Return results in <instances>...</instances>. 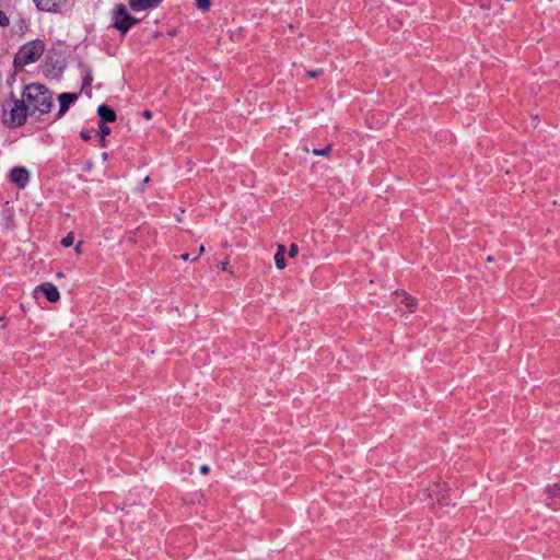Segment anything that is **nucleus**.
<instances>
[{
  "instance_id": "6ab92c4d",
  "label": "nucleus",
  "mask_w": 560,
  "mask_h": 560,
  "mask_svg": "<svg viewBox=\"0 0 560 560\" xmlns=\"http://www.w3.org/2000/svg\"><path fill=\"white\" fill-rule=\"evenodd\" d=\"M10 23L9 18L7 14L0 10V26H8Z\"/></svg>"
},
{
  "instance_id": "393cba45",
  "label": "nucleus",
  "mask_w": 560,
  "mask_h": 560,
  "mask_svg": "<svg viewBox=\"0 0 560 560\" xmlns=\"http://www.w3.org/2000/svg\"><path fill=\"white\" fill-rule=\"evenodd\" d=\"M143 117L149 120V119L152 118V113L150 110H144L143 112Z\"/></svg>"
},
{
  "instance_id": "aec40b11",
  "label": "nucleus",
  "mask_w": 560,
  "mask_h": 560,
  "mask_svg": "<svg viewBox=\"0 0 560 560\" xmlns=\"http://www.w3.org/2000/svg\"><path fill=\"white\" fill-rule=\"evenodd\" d=\"M298 253H299V246L296 244H294V243L291 244L290 249H289V256L291 258H293V257H295L298 255Z\"/></svg>"
},
{
  "instance_id": "b1692460",
  "label": "nucleus",
  "mask_w": 560,
  "mask_h": 560,
  "mask_svg": "<svg viewBox=\"0 0 560 560\" xmlns=\"http://www.w3.org/2000/svg\"><path fill=\"white\" fill-rule=\"evenodd\" d=\"M228 266H229V260L228 259L221 262V269L223 271L228 270Z\"/></svg>"
},
{
  "instance_id": "a878e982",
  "label": "nucleus",
  "mask_w": 560,
  "mask_h": 560,
  "mask_svg": "<svg viewBox=\"0 0 560 560\" xmlns=\"http://www.w3.org/2000/svg\"><path fill=\"white\" fill-rule=\"evenodd\" d=\"M81 244H82V242H79V243L77 244V246H75V253H77V254H81Z\"/></svg>"
},
{
  "instance_id": "39448f33",
  "label": "nucleus",
  "mask_w": 560,
  "mask_h": 560,
  "mask_svg": "<svg viewBox=\"0 0 560 560\" xmlns=\"http://www.w3.org/2000/svg\"><path fill=\"white\" fill-rule=\"evenodd\" d=\"M394 302L402 314H412L418 306V300L404 290H397L393 294Z\"/></svg>"
},
{
  "instance_id": "423d86ee",
  "label": "nucleus",
  "mask_w": 560,
  "mask_h": 560,
  "mask_svg": "<svg viewBox=\"0 0 560 560\" xmlns=\"http://www.w3.org/2000/svg\"><path fill=\"white\" fill-rule=\"evenodd\" d=\"M11 183L18 188H25L30 180V173L25 167L16 166L10 171L9 174Z\"/></svg>"
},
{
  "instance_id": "a211bd4d",
  "label": "nucleus",
  "mask_w": 560,
  "mask_h": 560,
  "mask_svg": "<svg viewBox=\"0 0 560 560\" xmlns=\"http://www.w3.org/2000/svg\"><path fill=\"white\" fill-rule=\"evenodd\" d=\"M330 151H331V145L329 144V145H327L325 149H322V150H317V149H315V150L313 151V153H314L315 155L328 156V155L330 154Z\"/></svg>"
},
{
  "instance_id": "1a4fd4ad",
  "label": "nucleus",
  "mask_w": 560,
  "mask_h": 560,
  "mask_svg": "<svg viewBox=\"0 0 560 560\" xmlns=\"http://www.w3.org/2000/svg\"><path fill=\"white\" fill-rule=\"evenodd\" d=\"M163 0H129L133 11H144L158 7Z\"/></svg>"
},
{
  "instance_id": "4be33fe9",
  "label": "nucleus",
  "mask_w": 560,
  "mask_h": 560,
  "mask_svg": "<svg viewBox=\"0 0 560 560\" xmlns=\"http://www.w3.org/2000/svg\"><path fill=\"white\" fill-rule=\"evenodd\" d=\"M200 471H201V474L207 475V474H209L210 468H209V466L203 465L200 467Z\"/></svg>"
},
{
  "instance_id": "ddd939ff",
  "label": "nucleus",
  "mask_w": 560,
  "mask_h": 560,
  "mask_svg": "<svg viewBox=\"0 0 560 560\" xmlns=\"http://www.w3.org/2000/svg\"><path fill=\"white\" fill-rule=\"evenodd\" d=\"M285 252H287V248L284 245L282 244H279L278 245V250L275 255V261H276V266L278 269L282 270L285 268L287 264H285V258H284V255H285Z\"/></svg>"
},
{
  "instance_id": "f8f14e48",
  "label": "nucleus",
  "mask_w": 560,
  "mask_h": 560,
  "mask_svg": "<svg viewBox=\"0 0 560 560\" xmlns=\"http://www.w3.org/2000/svg\"><path fill=\"white\" fill-rule=\"evenodd\" d=\"M97 113L102 119L101 122H114L116 120V113L107 105H101Z\"/></svg>"
},
{
  "instance_id": "dca6fc26",
  "label": "nucleus",
  "mask_w": 560,
  "mask_h": 560,
  "mask_svg": "<svg viewBox=\"0 0 560 560\" xmlns=\"http://www.w3.org/2000/svg\"><path fill=\"white\" fill-rule=\"evenodd\" d=\"M196 4L198 9L206 12L210 9L211 1L210 0H196Z\"/></svg>"
},
{
  "instance_id": "9b49d317",
  "label": "nucleus",
  "mask_w": 560,
  "mask_h": 560,
  "mask_svg": "<svg viewBox=\"0 0 560 560\" xmlns=\"http://www.w3.org/2000/svg\"><path fill=\"white\" fill-rule=\"evenodd\" d=\"M78 94L75 93H62L59 95L60 109L58 116L61 117L68 109L71 103L75 102Z\"/></svg>"
},
{
  "instance_id": "7ed1b4c3",
  "label": "nucleus",
  "mask_w": 560,
  "mask_h": 560,
  "mask_svg": "<svg viewBox=\"0 0 560 560\" xmlns=\"http://www.w3.org/2000/svg\"><path fill=\"white\" fill-rule=\"evenodd\" d=\"M28 114L30 110L25 102L15 100L3 105L2 120L9 127H20L25 122Z\"/></svg>"
},
{
  "instance_id": "0eeeda50",
  "label": "nucleus",
  "mask_w": 560,
  "mask_h": 560,
  "mask_svg": "<svg viewBox=\"0 0 560 560\" xmlns=\"http://www.w3.org/2000/svg\"><path fill=\"white\" fill-rule=\"evenodd\" d=\"M546 504L555 511L560 510V485L547 489Z\"/></svg>"
},
{
  "instance_id": "412c9836",
  "label": "nucleus",
  "mask_w": 560,
  "mask_h": 560,
  "mask_svg": "<svg viewBox=\"0 0 560 560\" xmlns=\"http://www.w3.org/2000/svg\"><path fill=\"white\" fill-rule=\"evenodd\" d=\"M80 136L81 138L84 140V141H89L91 139V131L89 130H82L80 132Z\"/></svg>"
},
{
  "instance_id": "5701e85b",
  "label": "nucleus",
  "mask_w": 560,
  "mask_h": 560,
  "mask_svg": "<svg viewBox=\"0 0 560 560\" xmlns=\"http://www.w3.org/2000/svg\"><path fill=\"white\" fill-rule=\"evenodd\" d=\"M319 74V71L317 70H312V71H308L307 72V75L311 77V78H315Z\"/></svg>"
},
{
  "instance_id": "20e7f679",
  "label": "nucleus",
  "mask_w": 560,
  "mask_h": 560,
  "mask_svg": "<svg viewBox=\"0 0 560 560\" xmlns=\"http://www.w3.org/2000/svg\"><path fill=\"white\" fill-rule=\"evenodd\" d=\"M113 20V26L122 34H126L133 24L139 22L128 13L127 8L124 4H119L115 9Z\"/></svg>"
},
{
  "instance_id": "2eb2a0df",
  "label": "nucleus",
  "mask_w": 560,
  "mask_h": 560,
  "mask_svg": "<svg viewBox=\"0 0 560 560\" xmlns=\"http://www.w3.org/2000/svg\"><path fill=\"white\" fill-rule=\"evenodd\" d=\"M100 131H101V136H102L101 144H102V147H105L106 145L105 137L110 133V128L106 124L100 122Z\"/></svg>"
},
{
  "instance_id": "4468645a",
  "label": "nucleus",
  "mask_w": 560,
  "mask_h": 560,
  "mask_svg": "<svg viewBox=\"0 0 560 560\" xmlns=\"http://www.w3.org/2000/svg\"><path fill=\"white\" fill-rule=\"evenodd\" d=\"M441 487H442L441 481L432 482L430 485V487H429L430 495L435 494L436 495V502L439 504H441V497H440Z\"/></svg>"
},
{
  "instance_id": "cd10ccee",
  "label": "nucleus",
  "mask_w": 560,
  "mask_h": 560,
  "mask_svg": "<svg viewBox=\"0 0 560 560\" xmlns=\"http://www.w3.org/2000/svg\"><path fill=\"white\" fill-rule=\"evenodd\" d=\"M203 252H205V246H203V245H201V246L199 247V255H201Z\"/></svg>"
},
{
  "instance_id": "f03ea898",
  "label": "nucleus",
  "mask_w": 560,
  "mask_h": 560,
  "mask_svg": "<svg viewBox=\"0 0 560 560\" xmlns=\"http://www.w3.org/2000/svg\"><path fill=\"white\" fill-rule=\"evenodd\" d=\"M45 51V44L39 40H32L24 44L14 57V67L23 68L30 63L36 62Z\"/></svg>"
},
{
  "instance_id": "9d476101",
  "label": "nucleus",
  "mask_w": 560,
  "mask_h": 560,
  "mask_svg": "<svg viewBox=\"0 0 560 560\" xmlns=\"http://www.w3.org/2000/svg\"><path fill=\"white\" fill-rule=\"evenodd\" d=\"M36 7L42 11H55L60 8L67 0H33Z\"/></svg>"
},
{
  "instance_id": "f3484780",
  "label": "nucleus",
  "mask_w": 560,
  "mask_h": 560,
  "mask_svg": "<svg viewBox=\"0 0 560 560\" xmlns=\"http://www.w3.org/2000/svg\"><path fill=\"white\" fill-rule=\"evenodd\" d=\"M73 241H74V235L73 233H69L66 237L62 238L61 241V244L65 246V247H69L73 244Z\"/></svg>"
},
{
  "instance_id": "f257e3e1",
  "label": "nucleus",
  "mask_w": 560,
  "mask_h": 560,
  "mask_svg": "<svg viewBox=\"0 0 560 560\" xmlns=\"http://www.w3.org/2000/svg\"><path fill=\"white\" fill-rule=\"evenodd\" d=\"M23 101L27 106L30 114H46L52 106L51 93L42 84H28L23 92Z\"/></svg>"
},
{
  "instance_id": "bb28decb",
  "label": "nucleus",
  "mask_w": 560,
  "mask_h": 560,
  "mask_svg": "<svg viewBox=\"0 0 560 560\" xmlns=\"http://www.w3.org/2000/svg\"><path fill=\"white\" fill-rule=\"evenodd\" d=\"M180 258L184 260V261H187L189 259V254L185 253L180 256Z\"/></svg>"
},
{
  "instance_id": "6e6552de",
  "label": "nucleus",
  "mask_w": 560,
  "mask_h": 560,
  "mask_svg": "<svg viewBox=\"0 0 560 560\" xmlns=\"http://www.w3.org/2000/svg\"><path fill=\"white\" fill-rule=\"evenodd\" d=\"M36 292H42L49 302H57L60 299L58 289L50 282H45L35 289Z\"/></svg>"
}]
</instances>
